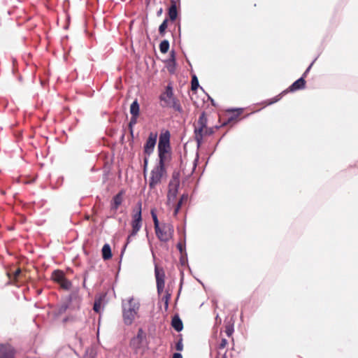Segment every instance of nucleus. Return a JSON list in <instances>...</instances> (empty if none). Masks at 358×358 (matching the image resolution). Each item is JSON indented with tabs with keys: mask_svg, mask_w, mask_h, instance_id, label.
I'll list each match as a JSON object with an SVG mask.
<instances>
[{
	"mask_svg": "<svg viewBox=\"0 0 358 358\" xmlns=\"http://www.w3.org/2000/svg\"><path fill=\"white\" fill-rule=\"evenodd\" d=\"M141 304L138 299L131 296L122 301V317L126 325H131L138 316Z\"/></svg>",
	"mask_w": 358,
	"mask_h": 358,
	"instance_id": "obj_1",
	"label": "nucleus"
},
{
	"mask_svg": "<svg viewBox=\"0 0 358 358\" xmlns=\"http://www.w3.org/2000/svg\"><path fill=\"white\" fill-rule=\"evenodd\" d=\"M159 100L162 108H171L180 113L182 111L180 102L174 96L173 87L170 85H167L165 91L160 94Z\"/></svg>",
	"mask_w": 358,
	"mask_h": 358,
	"instance_id": "obj_2",
	"label": "nucleus"
},
{
	"mask_svg": "<svg viewBox=\"0 0 358 358\" xmlns=\"http://www.w3.org/2000/svg\"><path fill=\"white\" fill-rule=\"evenodd\" d=\"M166 176V170L165 167L156 165L150 171L148 185L150 189H154L159 185L164 178Z\"/></svg>",
	"mask_w": 358,
	"mask_h": 358,
	"instance_id": "obj_3",
	"label": "nucleus"
},
{
	"mask_svg": "<svg viewBox=\"0 0 358 358\" xmlns=\"http://www.w3.org/2000/svg\"><path fill=\"white\" fill-rule=\"evenodd\" d=\"M207 120L204 113H202L197 121L196 125L195 126V140L199 146L202 143L203 134H208L206 128Z\"/></svg>",
	"mask_w": 358,
	"mask_h": 358,
	"instance_id": "obj_4",
	"label": "nucleus"
},
{
	"mask_svg": "<svg viewBox=\"0 0 358 358\" xmlns=\"http://www.w3.org/2000/svg\"><path fill=\"white\" fill-rule=\"evenodd\" d=\"M179 185V178L177 176L173 175L169 184V191L167 194L168 205L173 204L175 199L177 197Z\"/></svg>",
	"mask_w": 358,
	"mask_h": 358,
	"instance_id": "obj_5",
	"label": "nucleus"
},
{
	"mask_svg": "<svg viewBox=\"0 0 358 358\" xmlns=\"http://www.w3.org/2000/svg\"><path fill=\"white\" fill-rule=\"evenodd\" d=\"M155 232L160 241L166 242L172 237L173 227L170 224H164L162 227L156 228Z\"/></svg>",
	"mask_w": 358,
	"mask_h": 358,
	"instance_id": "obj_6",
	"label": "nucleus"
},
{
	"mask_svg": "<svg viewBox=\"0 0 358 358\" xmlns=\"http://www.w3.org/2000/svg\"><path fill=\"white\" fill-rule=\"evenodd\" d=\"M157 134L151 132L144 145V152L149 157L154 151L156 142H157Z\"/></svg>",
	"mask_w": 358,
	"mask_h": 358,
	"instance_id": "obj_7",
	"label": "nucleus"
},
{
	"mask_svg": "<svg viewBox=\"0 0 358 358\" xmlns=\"http://www.w3.org/2000/svg\"><path fill=\"white\" fill-rule=\"evenodd\" d=\"M132 231L131 235H136L141 227V203H138V210L133 215L131 222Z\"/></svg>",
	"mask_w": 358,
	"mask_h": 358,
	"instance_id": "obj_8",
	"label": "nucleus"
},
{
	"mask_svg": "<svg viewBox=\"0 0 358 358\" xmlns=\"http://www.w3.org/2000/svg\"><path fill=\"white\" fill-rule=\"evenodd\" d=\"M155 273L157 281V291L160 293L164 288V272L162 268H159L157 266H155Z\"/></svg>",
	"mask_w": 358,
	"mask_h": 358,
	"instance_id": "obj_9",
	"label": "nucleus"
},
{
	"mask_svg": "<svg viewBox=\"0 0 358 358\" xmlns=\"http://www.w3.org/2000/svg\"><path fill=\"white\" fill-rule=\"evenodd\" d=\"M15 350L9 344H0V358H15Z\"/></svg>",
	"mask_w": 358,
	"mask_h": 358,
	"instance_id": "obj_10",
	"label": "nucleus"
},
{
	"mask_svg": "<svg viewBox=\"0 0 358 358\" xmlns=\"http://www.w3.org/2000/svg\"><path fill=\"white\" fill-rule=\"evenodd\" d=\"M159 162L157 166L166 168V163L171 159L170 150L168 149H158Z\"/></svg>",
	"mask_w": 358,
	"mask_h": 358,
	"instance_id": "obj_11",
	"label": "nucleus"
},
{
	"mask_svg": "<svg viewBox=\"0 0 358 358\" xmlns=\"http://www.w3.org/2000/svg\"><path fill=\"white\" fill-rule=\"evenodd\" d=\"M158 149H168L170 150V133L166 131L162 133L159 136Z\"/></svg>",
	"mask_w": 358,
	"mask_h": 358,
	"instance_id": "obj_12",
	"label": "nucleus"
},
{
	"mask_svg": "<svg viewBox=\"0 0 358 358\" xmlns=\"http://www.w3.org/2000/svg\"><path fill=\"white\" fill-rule=\"evenodd\" d=\"M306 81L303 77L300 78L295 82H294L289 87L288 91L294 92L299 90L303 89L305 87Z\"/></svg>",
	"mask_w": 358,
	"mask_h": 358,
	"instance_id": "obj_13",
	"label": "nucleus"
},
{
	"mask_svg": "<svg viewBox=\"0 0 358 358\" xmlns=\"http://www.w3.org/2000/svg\"><path fill=\"white\" fill-rule=\"evenodd\" d=\"M169 17L171 21H174L178 16V10L176 3L174 1H172L171 5L169 8Z\"/></svg>",
	"mask_w": 358,
	"mask_h": 358,
	"instance_id": "obj_14",
	"label": "nucleus"
},
{
	"mask_svg": "<svg viewBox=\"0 0 358 358\" xmlns=\"http://www.w3.org/2000/svg\"><path fill=\"white\" fill-rule=\"evenodd\" d=\"M171 324L174 329L178 332L180 331L183 328L181 320L177 316L173 318Z\"/></svg>",
	"mask_w": 358,
	"mask_h": 358,
	"instance_id": "obj_15",
	"label": "nucleus"
},
{
	"mask_svg": "<svg viewBox=\"0 0 358 358\" xmlns=\"http://www.w3.org/2000/svg\"><path fill=\"white\" fill-rule=\"evenodd\" d=\"M122 202V192H120L116 194L113 198V203L112 205V208L113 210H117L120 205Z\"/></svg>",
	"mask_w": 358,
	"mask_h": 358,
	"instance_id": "obj_16",
	"label": "nucleus"
},
{
	"mask_svg": "<svg viewBox=\"0 0 358 358\" xmlns=\"http://www.w3.org/2000/svg\"><path fill=\"white\" fill-rule=\"evenodd\" d=\"M102 257L105 260L109 259L112 257L111 249L108 244H105L102 248Z\"/></svg>",
	"mask_w": 358,
	"mask_h": 358,
	"instance_id": "obj_17",
	"label": "nucleus"
},
{
	"mask_svg": "<svg viewBox=\"0 0 358 358\" xmlns=\"http://www.w3.org/2000/svg\"><path fill=\"white\" fill-rule=\"evenodd\" d=\"M140 107L137 99L134 100L130 106V113L131 115H139Z\"/></svg>",
	"mask_w": 358,
	"mask_h": 358,
	"instance_id": "obj_18",
	"label": "nucleus"
},
{
	"mask_svg": "<svg viewBox=\"0 0 358 358\" xmlns=\"http://www.w3.org/2000/svg\"><path fill=\"white\" fill-rule=\"evenodd\" d=\"M52 278L55 281L60 282L65 278L64 274L60 271H55L52 273Z\"/></svg>",
	"mask_w": 358,
	"mask_h": 358,
	"instance_id": "obj_19",
	"label": "nucleus"
},
{
	"mask_svg": "<svg viewBox=\"0 0 358 358\" xmlns=\"http://www.w3.org/2000/svg\"><path fill=\"white\" fill-rule=\"evenodd\" d=\"M169 49V42L167 40L162 41L159 44V50L162 53H166Z\"/></svg>",
	"mask_w": 358,
	"mask_h": 358,
	"instance_id": "obj_20",
	"label": "nucleus"
},
{
	"mask_svg": "<svg viewBox=\"0 0 358 358\" xmlns=\"http://www.w3.org/2000/svg\"><path fill=\"white\" fill-rule=\"evenodd\" d=\"M167 27H168V19H165L162 22V23L159 25V32L162 36H164L165 31H166V29L167 28Z\"/></svg>",
	"mask_w": 358,
	"mask_h": 358,
	"instance_id": "obj_21",
	"label": "nucleus"
},
{
	"mask_svg": "<svg viewBox=\"0 0 358 358\" xmlns=\"http://www.w3.org/2000/svg\"><path fill=\"white\" fill-rule=\"evenodd\" d=\"M191 85L192 90L193 91H196L199 87L198 78L195 75L192 76Z\"/></svg>",
	"mask_w": 358,
	"mask_h": 358,
	"instance_id": "obj_22",
	"label": "nucleus"
},
{
	"mask_svg": "<svg viewBox=\"0 0 358 358\" xmlns=\"http://www.w3.org/2000/svg\"><path fill=\"white\" fill-rule=\"evenodd\" d=\"M138 115H131V120H130V122H129V127L130 128L131 134L133 132L132 127L137 123V118H138Z\"/></svg>",
	"mask_w": 358,
	"mask_h": 358,
	"instance_id": "obj_23",
	"label": "nucleus"
},
{
	"mask_svg": "<svg viewBox=\"0 0 358 358\" xmlns=\"http://www.w3.org/2000/svg\"><path fill=\"white\" fill-rule=\"evenodd\" d=\"M151 215H152V217L153 220L155 229L158 228V227H159V223L157 216L156 213H155L154 210H151Z\"/></svg>",
	"mask_w": 358,
	"mask_h": 358,
	"instance_id": "obj_24",
	"label": "nucleus"
},
{
	"mask_svg": "<svg viewBox=\"0 0 358 358\" xmlns=\"http://www.w3.org/2000/svg\"><path fill=\"white\" fill-rule=\"evenodd\" d=\"M170 63L171 64H170V66L168 67V69H169V71L172 73V72H173V67L175 66L174 52H171V59H170Z\"/></svg>",
	"mask_w": 358,
	"mask_h": 358,
	"instance_id": "obj_25",
	"label": "nucleus"
},
{
	"mask_svg": "<svg viewBox=\"0 0 358 358\" xmlns=\"http://www.w3.org/2000/svg\"><path fill=\"white\" fill-rule=\"evenodd\" d=\"M60 285L66 289H69L70 287H71V282L70 281H69L68 280H66V278L64 279V280H62V282H59Z\"/></svg>",
	"mask_w": 358,
	"mask_h": 358,
	"instance_id": "obj_26",
	"label": "nucleus"
},
{
	"mask_svg": "<svg viewBox=\"0 0 358 358\" xmlns=\"http://www.w3.org/2000/svg\"><path fill=\"white\" fill-rule=\"evenodd\" d=\"M141 332H142V330L140 329L136 337L134 338L131 340V345H134L136 342H138V343L140 342V341L141 340Z\"/></svg>",
	"mask_w": 358,
	"mask_h": 358,
	"instance_id": "obj_27",
	"label": "nucleus"
},
{
	"mask_svg": "<svg viewBox=\"0 0 358 358\" xmlns=\"http://www.w3.org/2000/svg\"><path fill=\"white\" fill-rule=\"evenodd\" d=\"M93 309L96 313L100 312V310H101V301H96L94 302Z\"/></svg>",
	"mask_w": 358,
	"mask_h": 358,
	"instance_id": "obj_28",
	"label": "nucleus"
},
{
	"mask_svg": "<svg viewBox=\"0 0 358 358\" xmlns=\"http://www.w3.org/2000/svg\"><path fill=\"white\" fill-rule=\"evenodd\" d=\"M136 235H131V232L130 233V234L127 237V243L123 247L122 252L125 250L127 245L132 241L133 237H134Z\"/></svg>",
	"mask_w": 358,
	"mask_h": 358,
	"instance_id": "obj_29",
	"label": "nucleus"
},
{
	"mask_svg": "<svg viewBox=\"0 0 358 358\" xmlns=\"http://www.w3.org/2000/svg\"><path fill=\"white\" fill-rule=\"evenodd\" d=\"M148 164V157H145L143 159V173L145 174V172L147 171V166Z\"/></svg>",
	"mask_w": 358,
	"mask_h": 358,
	"instance_id": "obj_30",
	"label": "nucleus"
},
{
	"mask_svg": "<svg viewBox=\"0 0 358 358\" xmlns=\"http://www.w3.org/2000/svg\"><path fill=\"white\" fill-rule=\"evenodd\" d=\"M176 350H177L178 351H182V350L183 345H182V340H180V341L176 343Z\"/></svg>",
	"mask_w": 358,
	"mask_h": 358,
	"instance_id": "obj_31",
	"label": "nucleus"
},
{
	"mask_svg": "<svg viewBox=\"0 0 358 358\" xmlns=\"http://www.w3.org/2000/svg\"><path fill=\"white\" fill-rule=\"evenodd\" d=\"M67 308H68V305L66 303L62 305L61 307L59 308V313L62 314V313H64Z\"/></svg>",
	"mask_w": 358,
	"mask_h": 358,
	"instance_id": "obj_32",
	"label": "nucleus"
},
{
	"mask_svg": "<svg viewBox=\"0 0 358 358\" xmlns=\"http://www.w3.org/2000/svg\"><path fill=\"white\" fill-rule=\"evenodd\" d=\"M234 331V329L232 327L228 326L226 327V334L228 336H230Z\"/></svg>",
	"mask_w": 358,
	"mask_h": 358,
	"instance_id": "obj_33",
	"label": "nucleus"
},
{
	"mask_svg": "<svg viewBox=\"0 0 358 358\" xmlns=\"http://www.w3.org/2000/svg\"><path fill=\"white\" fill-rule=\"evenodd\" d=\"M20 273L21 270L20 268L17 269L13 273V279L15 280L17 278V277L20 275Z\"/></svg>",
	"mask_w": 358,
	"mask_h": 358,
	"instance_id": "obj_34",
	"label": "nucleus"
},
{
	"mask_svg": "<svg viewBox=\"0 0 358 358\" xmlns=\"http://www.w3.org/2000/svg\"><path fill=\"white\" fill-rule=\"evenodd\" d=\"M227 344V341L225 338H222L219 348L220 349H222L226 347Z\"/></svg>",
	"mask_w": 358,
	"mask_h": 358,
	"instance_id": "obj_35",
	"label": "nucleus"
},
{
	"mask_svg": "<svg viewBox=\"0 0 358 358\" xmlns=\"http://www.w3.org/2000/svg\"><path fill=\"white\" fill-rule=\"evenodd\" d=\"M243 108H232V109H230V110H228V111H238V113L237 115H236V117L238 116L239 115H241V113H242L243 111Z\"/></svg>",
	"mask_w": 358,
	"mask_h": 358,
	"instance_id": "obj_36",
	"label": "nucleus"
},
{
	"mask_svg": "<svg viewBox=\"0 0 358 358\" xmlns=\"http://www.w3.org/2000/svg\"><path fill=\"white\" fill-rule=\"evenodd\" d=\"M177 248L180 252V253L183 252V250H185V246L181 243L177 244Z\"/></svg>",
	"mask_w": 358,
	"mask_h": 358,
	"instance_id": "obj_37",
	"label": "nucleus"
},
{
	"mask_svg": "<svg viewBox=\"0 0 358 358\" xmlns=\"http://www.w3.org/2000/svg\"><path fill=\"white\" fill-rule=\"evenodd\" d=\"M188 199V194H183L180 198V200L182 201V202L184 201H186Z\"/></svg>",
	"mask_w": 358,
	"mask_h": 358,
	"instance_id": "obj_38",
	"label": "nucleus"
},
{
	"mask_svg": "<svg viewBox=\"0 0 358 358\" xmlns=\"http://www.w3.org/2000/svg\"><path fill=\"white\" fill-rule=\"evenodd\" d=\"M280 96L279 95V96H276L275 98H274L272 101H269L268 104L274 103L277 102L278 100H280Z\"/></svg>",
	"mask_w": 358,
	"mask_h": 358,
	"instance_id": "obj_39",
	"label": "nucleus"
},
{
	"mask_svg": "<svg viewBox=\"0 0 358 358\" xmlns=\"http://www.w3.org/2000/svg\"><path fill=\"white\" fill-rule=\"evenodd\" d=\"M313 64V62H312L310 66L307 68V69L306 70V71L304 72L303 73V76H306L307 73L309 72L310 69H311L312 66Z\"/></svg>",
	"mask_w": 358,
	"mask_h": 358,
	"instance_id": "obj_40",
	"label": "nucleus"
},
{
	"mask_svg": "<svg viewBox=\"0 0 358 358\" xmlns=\"http://www.w3.org/2000/svg\"><path fill=\"white\" fill-rule=\"evenodd\" d=\"M173 358H182V357L180 353L176 352L173 354Z\"/></svg>",
	"mask_w": 358,
	"mask_h": 358,
	"instance_id": "obj_41",
	"label": "nucleus"
},
{
	"mask_svg": "<svg viewBox=\"0 0 358 358\" xmlns=\"http://www.w3.org/2000/svg\"><path fill=\"white\" fill-rule=\"evenodd\" d=\"M180 208L179 207H176L175 208V210H174V212H173V215L174 216H176L180 210Z\"/></svg>",
	"mask_w": 358,
	"mask_h": 358,
	"instance_id": "obj_42",
	"label": "nucleus"
},
{
	"mask_svg": "<svg viewBox=\"0 0 358 358\" xmlns=\"http://www.w3.org/2000/svg\"><path fill=\"white\" fill-rule=\"evenodd\" d=\"M182 203L183 202L182 201L179 200L178 203H177L176 207L181 208V206H182Z\"/></svg>",
	"mask_w": 358,
	"mask_h": 358,
	"instance_id": "obj_43",
	"label": "nucleus"
},
{
	"mask_svg": "<svg viewBox=\"0 0 358 358\" xmlns=\"http://www.w3.org/2000/svg\"><path fill=\"white\" fill-rule=\"evenodd\" d=\"M162 9L159 11V14H160L162 13Z\"/></svg>",
	"mask_w": 358,
	"mask_h": 358,
	"instance_id": "obj_44",
	"label": "nucleus"
}]
</instances>
